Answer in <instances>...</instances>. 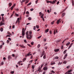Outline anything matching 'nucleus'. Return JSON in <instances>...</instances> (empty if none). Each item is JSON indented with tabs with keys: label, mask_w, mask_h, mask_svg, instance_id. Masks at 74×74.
<instances>
[{
	"label": "nucleus",
	"mask_w": 74,
	"mask_h": 74,
	"mask_svg": "<svg viewBox=\"0 0 74 74\" xmlns=\"http://www.w3.org/2000/svg\"><path fill=\"white\" fill-rule=\"evenodd\" d=\"M29 33L28 31H27L26 32V35H27L26 38H27L29 40H30L31 39V38H30L29 37V35L28 34V33Z\"/></svg>",
	"instance_id": "obj_1"
},
{
	"label": "nucleus",
	"mask_w": 74,
	"mask_h": 74,
	"mask_svg": "<svg viewBox=\"0 0 74 74\" xmlns=\"http://www.w3.org/2000/svg\"><path fill=\"white\" fill-rule=\"evenodd\" d=\"M25 30H24V28H23L22 29V35L23 36H25Z\"/></svg>",
	"instance_id": "obj_2"
},
{
	"label": "nucleus",
	"mask_w": 74,
	"mask_h": 74,
	"mask_svg": "<svg viewBox=\"0 0 74 74\" xmlns=\"http://www.w3.org/2000/svg\"><path fill=\"white\" fill-rule=\"evenodd\" d=\"M29 36L30 37H29L30 38H31V39H32V36L31 35L32 33V31H29Z\"/></svg>",
	"instance_id": "obj_3"
},
{
	"label": "nucleus",
	"mask_w": 74,
	"mask_h": 74,
	"mask_svg": "<svg viewBox=\"0 0 74 74\" xmlns=\"http://www.w3.org/2000/svg\"><path fill=\"white\" fill-rule=\"evenodd\" d=\"M43 64H42L41 65V67H39L38 68V71H39V72H40V71H41V67H42L43 66Z\"/></svg>",
	"instance_id": "obj_4"
},
{
	"label": "nucleus",
	"mask_w": 74,
	"mask_h": 74,
	"mask_svg": "<svg viewBox=\"0 0 74 74\" xmlns=\"http://www.w3.org/2000/svg\"><path fill=\"white\" fill-rule=\"evenodd\" d=\"M19 46L20 47H21V48H26V47L25 46H24L23 45H20Z\"/></svg>",
	"instance_id": "obj_5"
},
{
	"label": "nucleus",
	"mask_w": 74,
	"mask_h": 74,
	"mask_svg": "<svg viewBox=\"0 0 74 74\" xmlns=\"http://www.w3.org/2000/svg\"><path fill=\"white\" fill-rule=\"evenodd\" d=\"M5 24V23H3L2 22V21H1L0 23V26H3V25H4Z\"/></svg>",
	"instance_id": "obj_6"
},
{
	"label": "nucleus",
	"mask_w": 74,
	"mask_h": 74,
	"mask_svg": "<svg viewBox=\"0 0 74 74\" xmlns=\"http://www.w3.org/2000/svg\"><path fill=\"white\" fill-rule=\"evenodd\" d=\"M60 18L59 20H58L57 21V22L56 23L58 25H59V23L60 22Z\"/></svg>",
	"instance_id": "obj_7"
},
{
	"label": "nucleus",
	"mask_w": 74,
	"mask_h": 74,
	"mask_svg": "<svg viewBox=\"0 0 74 74\" xmlns=\"http://www.w3.org/2000/svg\"><path fill=\"white\" fill-rule=\"evenodd\" d=\"M54 52H59V49H55L54 50Z\"/></svg>",
	"instance_id": "obj_8"
},
{
	"label": "nucleus",
	"mask_w": 74,
	"mask_h": 74,
	"mask_svg": "<svg viewBox=\"0 0 74 74\" xmlns=\"http://www.w3.org/2000/svg\"><path fill=\"white\" fill-rule=\"evenodd\" d=\"M31 53V52L28 53L27 54V56H31V55H32V54H30Z\"/></svg>",
	"instance_id": "obj_9"
},
{
	"label": "nucleus",
	"mask_w": 74,
	"mask_h": 74,
	"mask_svg": "<svg viewBox=\"0 0 74 74\" xmlns=\"http://www.w3.org/2000/svg\"><path fill=\"white\" fill-rule=\"evenodd\" d=\"M65 15H66V13H63L62 16V18H63V17H64V16H65Z\"/></svg>",
	"instance_id": "obj_10"
},
{
	"label": "nucleus",
	"mask_w": 74,
	"mask_h": 74,
	"mask_svg": "<svg viewBox=\"0 0 74 74\" xmlns=\"http://www.w3.org/2000/svg\"><path fill=\"white\" fill-rule=\"evenodd\" d=\"M14 12H15L14 11L12 13V15H11L10 18H12V16H13L14 14Z\"/></svg>",
	"instance_id": "obj_11"
},
{
	"label": "nucleus",
	"mask_w": 74,
	"mask_h": 74,
	"mask_svg": "<svg viewBox=\"0 0 74 74\" xmlns=\"http://www.w3.org/2000/svg\"><path fill=\"white\" fill-rule=\"evenodd\" d=\"M47 69H48V68H47V67H44L43 68V70L45 71H46V70H47Z\"/></svg>",
	"instance_id": "obj_12"
},
{
	"label": "nucleus",
	"mask_w": 74,
	"mask_h": 74,
	"mask_svg": "<svg viewBox=\"0 0 74 74\" xmlns=\"http://www.w3.org/2000/svg\"><path fill=\"white\" fill-rule=\"evenodd\" d=\"M25 0H26V1H27V0H23L22 1H21V4H23V3H24V2H25Z\"/></svg>",
	"instance_id": "obj_13"
},
{
	"label": "nucleus",
	"mask_w": 74,
	"mask_h": 74,
	"mask_svg": "<svg viewBox=\"0 0 74 74\" xmlns=\"http://www.w3.org/2000/svg\"><path fill=\"white\" fill-rule=\"evenodd\" d=\"M8 60H10V59H12V58L11 57V56H8Z\"/></svg>",
	"instance_id": "obj_14"
},
{
	"label": "nucleus",
	"mask_w": 74,
	"mask_h": 74,
	"mask_svg": "<svg viewBox=\"0 0 74 74\" xmlns=\"http://www.w3.org/2000/svg\"><path fill=\"white\" fill-rule=\"evenodd\" d=\"M8 5L9 7H10L12 5V3H9L8 4Z\"/></svg>",
	"instance_id": "obj_15"
},
{
	"label": "nucleus",
	"mask_w": 74,
	"mask_h": 74,
	"mask_svg": "<svg viewBox=\"0 0 74 74\" xmlns=\"http://www.w3.org/2000/svg\"><path fill=\"white\" fill-rule=\"evenodd\" d=\"M73 43H71V44L70 46L68 48H69H69H71V46H72V45H73Z\"/></svg>",
	"instance_id": "obj_16"
},
{
	"label": "nucleus",
	"mask_w": 74,
	"mask_h": 74,
	"mask_svg": "<svg viewBox=\"0 0 74 74\" xmlns=\"http://www.w3.org/2000/svg\"><path fill=\"white\" fill-rule=\"evenodd\" d=\"M48 31H49V29H47L46 31H45V32L46 33H47V32H48Z\"/></svg>",
	"instance_id": "obj_17"
},
{
	"label": "nucleus",
	"mask_w": 74,
	"mask_h": 74,
	"mask_svg": "<svg viewBox=\"0 0 74 74\" xmlns=\"http://www.w3.org/2000/svg\"><path fill=\"white\" fill-rule=\"evenodd\" d=\"M45 54V51H43V52H42V54L43 56H44V54Z\"/></svg>",
	"instance_id": "obj_18"
},
{
	"label": "nucleus",
	"mask_w": 74,
	"mask_h": 74,
	"mask_svg": "<svg viewBox=\"0 0 74 74\" xmlns=\"http://www.w3.org/2000/svg\"><path fill=\"white\" fill-rule=\"evenodd\" d=\"M14 5V6H13L11 7V10H13V8L14 7V6H15V5Z\"/></svg>",
	"instance_id": "obj_19"
},
{
	"label": "nucleus",
	"mask_w": 74,
	"mask_h": 74,
	"mask_svg": "<svg viewBox=\"0 0 74 74\" xmlns=\"http://www.w3.org/2000/svg\"><path fill=\"white\" fill-rule=\"evenodd\" d=\"M52 3V1H47V3Z\"/></svg>",
	"instance_id": "obj_20"
},
{
	"label": "nucleus",
	"mask_w": 74,
	"mask_h": 74,
	"mask_svg": "<svg viewBox=\"0 0 74 74\" xmlns=\"http://www.w3.org/2000/svg\"><path fill=\"white\" fill-rule=\"evenodd\" d=\"M54 59H59V57L58 56H56L55 57Z\"/></svg>",
	"instance_id": "obj_21"
},
{
	"label": "nucleus",
	"mask_w": 74,
	"mask_h": 74,
	"mask_svg": "<svg viewBox=\"0 0 74 74\" xmlns=\"http://www.w3.org/2000/svg\"><path fill=\"white\" fill-rule=\"evenodd\" d=\"M54 3H55V1H53L51 2V4H54Z\"/></svg>",
	"instance_id": "obj_22"
},
{
	"label": "nucleus",
	"mask_w": 74,
	"mask_h": 74,
	"mask_svg": "<svg viewBox=\"0 0 74 74\" xmlns=\"http://www.w3.org/2000/svg\"><path fill=\"white\" fill-rule=\"evenodd\" d=\"M67 50H65L63 52L64 53V54H65V53H66V52H67Z\"/></svg>",
	"instance_id": "obj_23"
},
{
	"label": "nucleus",
	"mask_w": 74,
	"mask_h": 74,
	"mask_svg": "<svg viewBox=\"0 0 74 74\" xmlns=\"http://www.w3.org/2000/svg\"><path fill=\"white\" fill-rule=\"evenodd\" d=\"M54 22H55V21H53L51 23V25H53V24H54Z\"/></svg>",
	"instance_id": "obj_24"
},
{
	"label": "nucleus",
	"mask_w": 74,
	"mask_h": 74,
	"mask_svg": "<svg viewBox=\"0 0 74 74\" xmlns=\"http://www.w3.org/2000/svg\"><path fill=\"white\" fill-rule=\"evenodd\" d=\"M31 4H32V3H28L27 5V6H29V5H31Z\"/></svg>",
	"instance_id": "obj_25"
},
{
	"label": "nucleus",
	"mask_w": 74,
	"mask_h": 74,
	"mask_svg": "<svg viewBox=\"0 0 74 74\" xmlns=\"http://www.w3.org/2000/svg\"><path fill=\"white\" fill-rule=\"evenodd\" d=\"M53 33H54V34L55 35V34H56V30L55 29H54V30Z\"/></svg>",
	"instance_id": "obj_26"
},
{
	"label": "nucleus",
	"mask_w": 74,
	"mask_h": 74,
	"mask_svg": "<svg viewBox=\"0 0 74 74\" xmlns=\"http://www.w3.org/2000/svg\"><path fill=\"white\" fill-rule=\"evenodd\" d=\"M26 60V58H24L23 60V62H24Z\"/></svg>",
	"instance_id": "obj_27"
},
{
	"label": "nucleus",
	"mask_w": 74,
	"mask_h": 74,
	"mask_svg": "<svg viewBox=\"0 0 74 74\" xmlns=\"http://www.w3.org/2000/svg\"><path fill=\"white\" fill-rule=\"evenodd\" d=\"M63 63L64 64H66L67 63V61H64L63 62Z\"/></svg>",
	"instance_id": "obj_28"
},
{
	"label": "nucleus",
	"mask_w": 74,
	"mask_h": 74,
	"mask_svg": "<svg viewBox=\"0 0 74 74\" xmlns=\"http://www.w3.org/2000/svg\"><path fill=\"white\" fill-rule=\"evenodd\" d=\"M46 55H44V56H43V59H45L46 58Z\"/></svg>",
	"instance_id": "obj_29"
},
{
	"label": "nucleus",
	"mask_w": 74,
	"mask_h": 74,
	"mask_svg": "<svg viewBox=\"0 0 74 74\" xmlns=\"http://www.w3.org/2000/svg\"><path fill=\"white\" fill-rule=\"evenodd\" d=\"M63 47H64L63 45H62L61 46V49H63Z\"/></svg>",
	"instance_id": "obj_30"
},
{
	"label": "nucleus",
	"mask_w": 74,
	"mask_h": 74,
	"mask_svg": "<svg viewBox=\"0 0 74 74\" xmlns=\"http://www.w3.org/2000/svg\"><path fill=\"white\" fill-rule=\"evenodd\" d=\"M0 31L1 32H3V28L2 27H1V28Z\"/></svg>",
	"instance_id": "obj_31"
},
{
	"label": "nucleus",
	"mask_w": 74,
	"mask_h": 74,
	"mask_svg": "<svg viewBox=\"0 0 74 74\" xmlns=\"http://www.w3.org/2000/svg\"><path fill=\"white\" fill-rule=\"evenodd\" d=\"M14 73H15V72L14 71H11L10 72V73H11V74H14Z\"/></svg>",
	"instance_id": "obj_32"
},
{
	"label": "nucleus",
	"mask_w": 74,
	"mask_h": 74,
	"mask_svg": "<svg viewBox=\"0 0 74 74\" xmlns=\"http://www.w3.org/2000/svg\"><path fill=\"white\" fill-rule=\"evenodd\" d=\"M72 71V70H69L68 71V73H70V72H71Z\"/></svg>",
	"instance_id": "obj_33"
},
{
	"label": "nucleus",
	"mask_w": 74,
	"mask_h": 74,
	"mask_svg": "<svg viewBox=\"0 0 74 74\" xmlns=\"http://www.w3.org/2000/svg\"><path fill=\"white\" fill-rule=\"evenodd\" d=\"M70 44V42H69L68 43H67L66 44V46H67V45H69V44Z\"/></svg>",
	"instance_id": "obj_34"
},
{
	"label": "nucleus",
	"mask_w": 74,
	"mask_h": 74,
	"mask_svg": "<svg viewBox=\"0 0 74 74\" xmlns=\"http://www.w3.org/2000/svg\"><path fill=\"white\" fill-rule=\"evenodd\" d=\"M36 27L37 29H38L39 28V26L38 25H36Z\"/></svg>",
	"instance_id": "obj_35"
},
{
	"label": "nucleus",
	"mask_w": 74,
	"mask_h": 74,
	"mask_svg": "<svg viewBox=\"0 0 74 74\" xmlns=\"http://www.w3.org/2000/svg\"><path fill=\"white\" fill-rule=\"evenodd\" d=\"M26 14H29V12L28 11H27L26 13Z\"/></svg>",
	"instance_id": "obj_36"
},
{
	"label": "nucleus",
	"mask_w": 74,
	"mask_h": 74,
	"mask_svg": "<svg viewBox=\"0 0 74 74\" xmlns=\"http://www.w3.org/2000/svg\"><path fill=\"white\" fill-rule=\"evenodd\" d=\"M7 33L8 34H9V35H11V34L10 33V32L9 31Z\"/></svg>",
	"instance_id": "obj_37"
},
{
	"label": "nucleus",
	"mask_w": 74,
	"mask_h": 74,
	"mask_svg": "<svg viewBox=\"0 0 74 74\" xmlns=\"http://www.w3.org/2000/svg\"><path fill=\"white\" fill-rule=\"evenodd\" d=\"M2 21H4V17L2 16Z\"/></svg>",
	"instance_id": "obj_38"
},
{
	"label": "nucleus",
	"mask_w": 74,
	"mask_h": 74,
	"mask_svg": "<svg viewBox=\"0 0 74 74\" xmlns=\"http://www.w3.org/2000/svg\"><path fill=\"white\" fill-rule=\"evenodd\" d=\"M38 0H37L36 1L35 3L36 4H37V3H38Z\"/></svg>",
	"instance_id": "obj_39"
},
{
	"label": "nucleus",
	"mask_w": 74,
	"mask_h": 74,
	"mask_svg": "<svg viewBox=\"0 0 74 74\" xmlns=\"http://www.w3.org/2000/svg\"><path fill=\"white\" fill-rule=\"evenodd\" d=\"M66 40L65 39L62 42V44H63V43H64V41H66Z\"/></svg>",
	"instance_id": "obj_40"
},
{
	"label": "nucleus",
	"mask_w": 74,
	"mask_h": 74,
	"mask_svg": "<svg viewBox=\"0 0 74 74\" xmlns=\"http://www.w3.org/2000/svg\"><path fill=\"white\" fill-rule=\"evenodd\" d=\"M31 44L32 45H33V44H34V42H31Z\"/></svg>",
	"instance_id": "obj_41"
},
{
	"label": "nucleus",
	"mask_w": 74,
	"mask_h": 74,
	"mask_svg": "<svg viewBox=\"0 0 74 74\" xmlns=\"http://www.w3.org/2000/svg\"><path fill=\"white\" fill-rule=\"evenodd\" d=\"M32 67L33 69V70H34V66L32 65Z\"/></svg>",
	"instance_id": "obj_42"
},
{
	"label": "nucleus",
	"mask_w": 74,
	"mask_h": 74,
	"mask_svg": "<svg viewBox=\"0 0 74 74\" xmlns=\"http://www.w3.org/2000/svg\"><path fill=\"white\" fill-rule=\"evenodd\" d=\"M28 19L29 20V21H31V20L32 19V18H31V17H29L28 18Z\"/></svg>",
	"instance_id": "obj_43"
},
{
	"label": "nucleus",
	"mask_w": 74,
	"mask_h": 74,
	"mask_svg": "<svg viewBox=\"0 0 74 74\" xmlns=\"http://www.w3.org/2000/svg\"><path fill=\"white\" fill-rule=\"evenodd\" d=\"M15 15H16V16H19V14H18L16 13Z\"/></svg>",
	"instance_id": "obj_44"
},
{
	"label": "nucleus",
	"mask_w": 74,
	"mask_h": 74,
	"mask_svg": "<svg viewBox=\"0 0 74 74\" xmlns=\"http://www.w3.org/2000/svg\"><path fill=\"white\" fill-rule=\"evenodd\" d=\"M67 56V54H66L65 55L64 57H65V58H66Z\"/></svg>",
	"instance_id": "obj_45"
},
{
	"label": "nucleus",
	"mask_w": 74,
	"mask_h": 74,
	"mask_svg": "<svg viewBox=\"0 0 74 74\" xmlns=\"http://www.w3.org/2000/svg\"><path fill=\"white\" fill-rule=\"evenodd\" d=\"M40 44L38 45V48H40Z\"/></svg>",
	"instance_id": "obj_46"
},
{
	"label": "nucleus",
	"mask_w": 74,
	"mask_h": 74,
	"mask_svg": "<svg viewBox=\"0 0 74 74\" xmlns=\"http://www.w3.org/2000/svg\"><path fill=\"white\" fill-rule=\"evenodd\" d=\"M62 64V62L60 63V62H59V64H58V65H59V64H60V65Z\"/></svg>",
	"instance_id": "obj_47"
},
{
	"label": "nucleus",
	"mask_w": 74,
	"mask_h": 74,
	"mask_svg": "<svg viewBox=\"0 0 74 74\" xmlns=\"http://www.w3.org/2000/svg\"><path fill=\"white\" fill-rule=\"evenodd\" d=\"M10 42V41H9V40H8L7 41V43H9Z\"/></svg>",
	"instance_id": "obj_48"
},
{
	"label": "nucleus",
	"mask_w": 74,
	"mask_h": 74,
	"mask_svg": "<svg viewBox=\"0 0 74 74\" xmlns=\"http://www.w3.org/2000/svg\"><path fill=\"white\" fill-rule=\"evenodd\" d=\"M47 12L48 13H49H49H50V12L49 11V10H47Z\"/></svg>",
	"instance_id": "obj_49"
},
{
	"label": "nucleus",
	"mask_w": 74,
	"mask_h": 74,
	"mask_svg": "<svg viewBox=\"0 0 74 74\" xmlns=\"http://www.w3.org/2000/svg\"><path fill=\"white\" fill-rule=\"evenodd\" d=\"M49 33H50V34H52V31L51 30H50L49 31Z\"/></svg>",
	"instance_id": "obj_50"
},
{
	"label": "nucleus",
	"mask_w": 74,
	"mask_h": 74,
	"mask_svg": "<svg viewBox=\"0 0 74 74\" xmlns=\"http://www.w3.org/2000/svg\"><path fill=\"white\" fill-rule=\"evenodd\" d=\"M34 10V9H33V8L31 9H30V11H33Z\"/></svg>",
	"instance_id": "obj_51"
},
{
	"label": "nucleus",
	"mask_w": 74,
	"mask_h": 74,
	"mask_svg": "<svg viewBox=\"0 0 74 74\" xmlns=\"http://www.w3.org/2000/svg\"><path fill=\"white\" fill-rule=\"evenodd\" d=\"M12 56H13V57H15V54H13L12 55Z\"/></svg>",
	"instance_id": "obj_52"
},
{
	"label": "nucleus",
	"mask_w": 74,
	"mask_h": 74,
	"mask_svg": "<svg viewBox=\"0 0 74 74\" xmlns=\"http://www.w3.org/2000/svg\"><path fill=\"white\" fill-rule=\"evenodd\" d=\"M64 11H65V10H64L62 11L61 12V13H63V12H64Z\"/></svg>",
	"instance_id": "obj_53"
},
{
	"label": "nucleus",
	"mask_w": 74,
	"mask_h": 74,
	"mask_svg": "<svg viewBox=\"0 0 74 74\" xmlns=\"http://www.w3.org/2000/svg\"><path fill=\"white\" fill-rule=\"evenodd\" d=\"M36 28V26H35L34 27L33 29H34V30H35Z\"/></svg>",
	"instance_id": "obj_54"
},
{
	"label": "nucleus",
	"mask_w": 74,
	"mask_h": 74,
	"mask_svg": "<svg viewBox=\"0 0 74 74\" xmlns=\"http://www.w3.org/2000/svg\"><path fill=\"white\" fill-rule=\"evenodd\" d=\"M3 47V45H1L0 46V48L1 49V48H2V47Z\"/></svg>",
	"instance_id": "obj_55"
},
{
	"label": "nucleus",
	"mask_w": 74,
	"mask_h": 74,
	"mask_svg": "<svg viewBox=\"0 0 74 74\" xmlns=\"http://www.w3.org/2000/svg\"><path fill=\"white\" fill-rule=\"evenodd\" d=\"M59 4V1H58L57 3V5H58V4Z\"/></svg>",
	"instance_id": "obj_56"
},
{
	"label": "nucleus",
	"mask_w": 74,
	"mask_h": 74,
	"mask_svg": "<svg viewBox=\"0 0 74 74\" xmlns=\"http://www.w3.org/2000/svg\"><path fill=\"white\" fill-rule=\"evenodd\" d=\"M27 45H28V46H29V47H32V46H31L30 45H29V44H27Z\"/></svg>",
	"instance_id": "obj_57"
},
{
	"label": "nucleus",
	"mask_w": 74,
	"mask_h": 74,
	"mask_svg": "<svg viewBox=\"0 0 74 74\" xmlns=\"http://www.w3.org/2000/svg\"><path fill=\"white\" fill-rule=\"evenodd\" d=\"M8 40H10V41H11L12 40L10 38H8Z\"/></svg>",
	"instance_id": "obj_58"
},
{
	"label": "nucleus",
	"mask_w": 74,
	"mask_h": 74,
	"mask_svg": "<svg viewBox=\"0 0 74 74\" xmlns=\"http://www.w3.org/2000/svg\"><path fill=\"white\" fill-rule=\"evenodd\" d=\"M29 3V1L27 0V1L25 2V3L27 4V3Z\"/></svg>",
	"instance_id": "obj_59"
},
{
	"label": "nucleus",
	"mask_w": 74,
	"mask_h": 74,
	"mask_svg": "<svg viewBox=\"0 0 74 74\" xmlns=\"http://www.w3.org/2000/svg\"><path fill=\"white\" fill-rule=\"evenodd\" d=\"M24 42H27L26 40H24Z\"/></svg>",
	"instance_id": "obj_60"
},
{
	"label": "nucleus",
	"mask_w": 74,
	"mask_h": 74,
	"mask_svg": "<svg viewBox=\"0 0 74 74\" xmlns=\"http://www.w3.org/2000/svg\"><path fill=\"white\" fill-rule=\"evenodd\" d=\"M51 72H52V73H55V72H54V71H53V70L51 71Z\"/></svg>",
	"instance_id": "obj_61"
},
{
	"label": "nucleus",
	"mask_w": 74,
	"mask_h": 74,
	"mask_svg": "<svg viewBox=\"0 0 74 74\" xmlns=\"http://www.w3.org/2000/svg\"><path fill=\"white\" fill-rule=\"evenodd\" d=\"M21 63V62L20 61H19L18 63H17V64H20Z\"/></svg>",
	"instance_id": "obj_62"
},
{
	"label": "nucleus",
	"mask_w": 74,
	"mask_h": 74,
	"mask_svg": "<svg viewBox=\"0 0 74 74\" xmlns=\"http://www.w3.org/2000/svg\"><path fill=\"white\" fill-rule=\"evenodd\" d=\"M41 37V36H40L39 37H38V38H40Z\"/></svg>",
	"instance_id": "obj_63"
},
{
	"label": "nucleus",
	"mask_w": 74,
	"mask_h": 74,
	"mask_svg": "<svg viewBox=\"0 0 74 74\" xmlns=\"http://www.w3.org/2000/svg\"><path fill=\"white\" fill-rule=\"evenodd\" d=\"M67 74H72V73H68Z\"/></svg>",
	"instance_id": "obj_64"
}]
</instances>
